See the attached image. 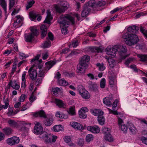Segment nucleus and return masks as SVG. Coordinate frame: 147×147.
I'll return each instance as SVG.
<instances>
[{
    "label": "nucleus",
    "mask_w": 147,
    "mask_h": 147,
    "mask_svg": "<svg viewBox=\"0 0 147 147\" xmlns=\"http://www.w3.org/2000/svg\"><path fill=\"white\" fill-rule=\"evenodd\" d=\"M139 28H136L135 25L132 26L127 28V31L130 34L126 33L123 34V38L125 43L129 45H131L136 44L139 41L138 36L135 34L138 32Z\"/></svg>",
    "instance_id": "obj_1"
},
{
    "label": "nucleus",
    "mask_w": 147,
    "mask_h": 147,
    "mask_svg": "<svg viewBox=\"0 0 147 147\" xmlns=\"http://www.w3.org/2000/svg\"><path fill=\"white\" fill-rule=\"evenodd\" d=\"M58 21L60 24L62 32L64 34H66L67 32V28L69 26L70 23H71L72 24L74 23V18L69 14L61 15Z\"/></svg>",
    "instance_id": "obj_2"
},
{
    "label": "nucleus",
    "mask_w": 147,
    "mask_h": 147,
    "mask_svg": "<svg viewBox=\"0 0 147 147\" xmlns=\"http://www.w3.org/2000/svg\"><path fill=\"white\" fill-rule=\"evenodd\" d=\"M35 117H39L44 118L43 122L47 126H50L53 123V120L52 116L46 114L43 110H41L36 113L34 114Z\"/></svg>",
    "instance_id": "obj_3"
},
{
    "label": "nucleus",
    "mask_w": 147,
    "mask_h": 147,
    "mask_svg": "<svg viewBox=\"0 0 147 147\" xmlns=\"http://www.w3.org/2000/svg\"><path fill=\"white\" fill-rule=\"evenodd\" d=\"M31 32L28 34H25V41L27 42H31L35 36H37L38 34L37 29L32 28L31 29Z\"/></svg>",
    "instance_id": "obj_4"
},
{
    "label": "nucleus",
    "mask_w": 147,
    "mask_h": 147,
    "mask_svg": "<svg viewBox=\"0 0 147 147\" xmlns=\"http://www.w3.org/2000/svg\"><path fill=\"white\" fill-rule=\"evenodd\" d=\"M55 64V62L54 61H50L46 62L45 63L46 68L44 69H40L39 70V73L38 74V77L43 78L45 75V71L49 70Z\"/></svg>",
    "instance_id": "obj_5"
},
{
    "label": "nucleus",
    "mask_w": 147,
    "mask_h": 147,
    "mask_svg": "<svg viewBox=\"0 0 147 147\" xmlns=\"http://www.w3.org/2000/svg\"><path fill=\"white\" fill-rule=\"evenodd\" d=\"M69 6V5L67 2L63 1L61 2L60 6L56 5L55 8L57 12L61 13L64 12Z\"/></svg>",
    "instance_id": "obj_6"
},
{
    "label": "nucleus",
    "mask_w": 147,
    "mask_h": 147,
    "mask_svg": "<svg viewBox=\"0 0 147 147\" xmlns=\"http://www.w3.org/2000/svg\"><path fill=\"white\" fill-rule=\"evenodd\" d=\"M116 47L117 48V51H119V53L121 59H124L128 56L126 54L127 49L125 46L117 45Z\"/></svg>",
    "instance_id": "obj_7"
},
{
    "label": "nucleus",
    "mask_w": 147,
    "mask_h": 147,
    "mask_svg": "<svg viewBox=\"0 0 147 147\" xmlns=\"http://www.w3.org/2000/svg\"><path fill=\"white\" fill-rule=\"evenodd\" d=\"M78 90L79 94L83 98L87 99L90 98V94L83 86H78Z\"/></svg>",
    "instance_id": "obj_8"
},
{
    "label": "nucleus",
    "mask_w": 147,
    "mask_h": 147,
    "mask_svg": "<svg viewBox=\"0 0 147 147\" xmlns=\"http://www.w3.org/2000/svg\"><path fill=\"white\" fill-rule=\"evenodd\" d=\"M116 46L114 47L111 46H109L106 49V50L107 52V53L108 55H110L112 57H115V53L117 51V48L116 47Z\"/></svg>",
    "instance_id": "obj_9"
},
{
    "label": "nucleus",
    "mask_w": 147,
    "mask_h": 147,
    "mask_svg": "<svg viewBox=\"0 0 147 147\" xmlns=\"http://www.w3.org/2000/svg\"><path fill=\"white\" fill-rule=\"evenodd\" d=\"M88 67V66H86L79 63L77 66V72L79 75L85 73L86 69Z\"/></svg>",
    "instance_id": "obj_10"
},
{
    "label": "nucleus",
    "mask_w": 147,
    "mask_h": 147,
    "mask_svg": "<svg viewBox=\"0 0 147 147\" xmlns=\"http://www.w3.org/2000/svg\"><path fill=\"white\" fill-rule=\"evenodd\" d=\"M20 142L19 137L13 136L11 138H8L6 140L7 143L9 145H13L18 144Z\"/></svg>",
    "instance_id": "obj_11"
},
{
    "label": "nucleus",
    "mask_w": 147,
    "mask_h": 147,
    "mask_svg": "<svg viewBox=\"0 0 147 147\" xmlns=\"http://www.w3.org/2000/svg\"><path fill=\"white\" fill-rule=\"evenodd\" d=\"M28 73L32 80H35L36 79L37 76V70L34 69V67H32L29 69Z\"/></svg>",
    "instance_id": "obj_12"
},
{
    "label": "nucleus",
    "mask_w": 147,
    "mask_h": 147,
    "mask_svg": "<svg viewBox=\"0 0 147 147\" xmlns=\"http://www.w3.org/2000/svg\"><path fill=\"white\" fill-rule=\"evenodd\" d=\"M88 88L89 90L91 91L95 92L98 90L97 84L91 81H89L88 82Z\"/></svg>",
    "instance_id": "obj_13"
},
{
    "label": "nucleus",
    "mask_w": 147,
    "mask_h": 147,
    "mask_svg": "<svg viewBox=\"0 0 147 147\" xmlns=\"http://www.w3.org/2000/svg\"><path fill=\"white\" fill-rule=\"evenodd\" d=\"M36 123L34 127V131L37 134H40L43 131V128L40 123L37 122Z\"/></svg>",
    "instance_id": "obj_14"
},
{
    "label": "nucleus",
    "mask_w": 147,
    "mask_h": 147,
    "mask_svg": "<svg viewBox=\"0 0 147 147\" xmlns=\"http://www.w3.org/2000/svg\"><path fill=\"white\" fill-rule=\"evenodd\" d=\"M90 60V57L87 55H85L80 58L79 63L86 66H88L87 63L89 62Z\"/></svg>",
    "instance_id": "obj_15"
},
{
    "label": "nucleus",
    "mask_w": 147,
    "mask_h": 147,
    "mask_svg": "<svg viewBox=\"0 0 147 147\" xmlns=\"http://www.w3.org/2000/svg\"><path fill=\"white\" fill-rule=\"evenodd\" d=\"M87 129L88 131L94 134L98 133L100 131V128L97 125L88 126L87 127Z\"/></svg>",
    "instance_id": "obj_16"
},
{
    "label": "nucleus",
    "mask_w": 147,
    "mask_h": 147,
    "mask_svg": "<svg viewBox=\"0 0 147 147\" xmlns=\"http://www.w3.org/2000/svg\"><path fill=\"white\" fill-rule=\"evenodd\" d=\"M53 102L56 105L60 108H64L66 107L65 104L63 101L58 99L55 98L53 100Z\"/></svg>",
    "instance_id": "obj_17"
},
{
    "label": "nucleus",
    "mask_w": 147,
    "mask_h": 147,
    "mask_svg": "<svg viewBox=\"0 0 147 147\" xmlns=\"http://www.w3.org/2000/svg\"><path fill=\"white\" fill-rule=\"evenodd\" d=\"M47 15L45 20L44 21V22L50 25L51 24V21L52 20L53 18L51 15L50 10H47Z\"/></svg>",
    "instance_id": "obj_18"
},
{
    "label": "nucleus",
    "mask_w": 147,
    "mask_h": 147,
    "mask_svg": "<svg viewBox=\"0 0 147 147\" xmlns=\"http://www.w3.org/2000/svg\"><path fill=\"white\" fill-rule=\"evenodd\" d=\"M90 111L93 115L98 117L104 114V112L100 109H92L90 110Z\"/></svg>",
    "instance_id": "obj_19"
},
{
    "label": "nucleus",
    "mask_w": 147,
    "mask_h": 147,
    "mask_svg": "<svg viewBox=\"0 0 147 147\" xmlns=\"http://www.w3.org/2000/svg\"><path fill=\"white\" fill-rule=\"evenodd\" d=\"M8 85L9 86V88L11 86L13 89L16 90H18L20 87V86L16 83V81L15 80L13 81L11 80Z\"/></svg>",
    "instance_id": "obj_20"
},
{
    "label": "nucleus",
    "mask_w": 147,
    "mask_h": 147,
    "mask_svg": "<svg viewBox=\"0 0 147 147\" xmlns=\"http://www.w3.org/2000/svg\"><path fill=\"white\" fill-rule=\"evenodd\" d=\"M91 10V8L85 5L84 7V9L82 11L81 16L82 17H85L88 15Z\"/></svg>",
    "instance_id": "obj_21"
},
{
    "label": "nucleus",
    "mask_w": 147,
    "mask_h": 147,
    "mask_svg": "<svg viewBox=\"0 0 147 147\" xmlns=\"http://www.w3.org/2000/svg\"><path fill=\"white\" fill-rule=\"evenodd\" d=\"M127 126L129 128L131 133L133 134H136L137 131V129L135 126L132 123H128Z\"/></svg>",
    "instance_id": "obj_22"
},
{
    "label": "nucleus",
    "mask_w": 147,
    "mask_h": 147,
    "mask_svg": "<svg viewBox=\"0 0 147 147\" xmlns=\"http://www.w3.org/2000/svg\"><path fill=\"white\" fill-rule=\"evenodd\" d=\"M71 126L74 128L80 131H82L84 129L82 125H81L79 123L76 122H73L72 123Z\"/></svg>",
    "instance_id": "obj_23"
},
{
    "label": "nucleus",
    "mask_w": 147,
    "mask_h": 147,
    "mask_svg": "<svg viewBox=\"0 0 147 147\" xmlns=\"http://www.w3.org/2000/svg\"><path fill=\"white\" fill-rule=\"evenodd\" d=\"M86 6L94 8L97 6V2L95 0H90L86 4Z\"/></svg>",
    "instance_id": "obj_24"
},
{
    "label": "nucleus",
    "mask_w": 147,
    "mask_h": 147,
    "mask_svg": "<svg viewBox=\"0 0 147 147\" xmlns=\"http://www.w3.org/2000/svg\"><path fill=\"white\" fill-rule=\"evenodd\" d=\"M41 30V36L42 38L44 37L47 33V28L44 25L41 26L40 27Z\"/></svg>",
    "instance_id": "obj_25"
},
{
    "label": "nucleus",
    "mask_w": 147,
    "mask_h": 147,
    "mask_svg": "<svg viewBox=\"0 0 147 147\" xmlns=\"http://www.w3.org/2000/svg\"><path fill=\"white\" fill-rule=\"evenodd\" d=\"M21 124L23 125L21 127V130L24 131H27L28 128L30 127L31 123H26L24 122H22Z\"/></svg>",
    "instance_id": "obj_26"
},
{
    "label": "nucleus",
    "mask_w": 147,
    "mask_h": 147,
    "mask_svg": "<svg viewBox=\"0 0 147 147\" xmlns=\"http://www.w3.org/2000/svg\"><path fill=\"white\" fill-rule=\"evenodd\" d=\"M137 56L140 59L141 61L147 62V55L137 54Z\"/></svg>",
    "instance_id": "obj_27"
},
{
    "label": "nucleus",
    "mask_w": 147,
    "mask_h": 147,
    "mask_svg": "<svg viewBox=\"0 0 147 147\" xmlns=\"http://www.w3.org/2000/svg\"><path fill=\"white\" fill-rule=\"evenodd\" d=\"M61 88H60L57 87L53 88L52 92L53 94L55 95H57L58 94L61 93Z\"/></svg>",
    "instance_id": "obj_28"
},
{
    "label": "nucleus",
    "mask_w": 147,
    "mask_h": 147,
    "mask_svg": "<svg viewBox=\"0 0 147 147\" xmlns=\"http://www.w3.org/2000/svg\"><path fill=\"white\" fill-rule=\"evenodd\" d=\"M49 134L46 131H42L39 134V137L41 139L44 140L45 138H47Z\"/></svg>",
    "instance_id": "obj_29"
},
{
    "label": "nucleus",
    "mask_w": 147,
    "mask_h": 147,
    "mask_svg": "<svg viewBox=\"0 0 147 147\" xmlns=\"http://www.w3.org/2000/svg\"><path fill=\"white\" fill-rule=\"evenodd\" d=\"M53 137L52 135L49 134L43 140L46 144L51 143V140Z\"/></svg>",
    "instance_id": "obj_30"
},
{
    "label": "nucleus",
    "mask_w": 147,
    "mask_h": 147,
    "mask_svg": "<svg viewBox=\"0 0 147 147\" xmlns=\"http://www.w3.org/2000/svg\"><path fill=\"white\" fill-rule=\"evenodd\" d=\"M97 119L99 123L101 125H103L105 121V118L102 115L97 117Z\"/></svg>",
    "instance_id": "obj_31"
},
{
    "label": "nucleus",
    "mask_w": 147,
    "mask_h": 147,
    "mask_svg": "<svg viewBox=\"0 0 147 147\" xmlns=\"http://www.w3.org/2000/svg\"><path fill=\"white\" fill-rule=\"evenodd\" d=\"M103 102L108 106H110L112 105V102L109 97H105L103 99Z\"/></svg>",
    "instance_id": "obj_32"
},
{
    "label": "nucleus",
    "mask_w": 147,
    "mask_h": 147,
    "mask_svg": "<svg viewBox=\"0 0 147 147\" xmlns=\"http://www.w3.org/2000/svg\"><path fill=\"white\" fill-rule=\"evenodd\" d=\"M55 116L61 119L64 118L65 119L68 118V116L67 115H64L63 113H60L58 111L56 112L55 114Z\"/></svg>",
    "instance_id": "obj_33"
},
{
    "label": "nucleus",
    "mask_w": 147,
    "mask_h": 147,
    "mask_svg": "<svg viewBox=\"0 0 147 147\" xmlns=\"http://www.w3.org/2000/svg\"><path fill=\"white\" fill-rule=\"evenodd\" d=\"M105 139L106 141L110 142H112L113 140V138L110 134H106L105 136Z\"/></svg>",
    "instance_id": "obj_34"
},
{
    "label": "nucleus",
    "mask_w": 147,
    "mask_h": 147,
    "mask_svg": "<svg viewBox=\"0 0 147 147\" xmlns=\"http://www.w3.org/2000/svg\"><path fill=\"white\" fill-rule=\"evenodd\" d=\"M0 4L5 13H7V4L5 0H0Z\"/></svg>",
    "instance_id": "obj_35"
},
{
    "label": "nucleus",
    "mask_w": 147,
    "mask_h": 147,
    "mask_svg": "<svg viewBox=\"0 0 147 147\" xmlns=\"http://www.w3.org/2000/svg\"><path fill=\"white\" fill-rule=\"evenodd\" d=\"M29 16L30 18L31 19V20H33L36 19V17L38 16V14L35 11H31L29 13Z\"/></svg>",
    "instance_id": "obj_36"
},
{
    "label": "nucleus",
    "mask_w": 147,
    "mask_h": 147,
    "mask_svg": "<svg viewBox=\"0 0 147 147\" xmlns=\"http://www.w3.org/2000/svg\"><path fill=\"white\" fill-rule=\"evenodd\" d=\"M58 83L61 86H66L68 84V82L65 81L64 78L59 79Z\"/></svg>",
    "instance_id": "obj_37"
},
{
    "label": "nucleus",
    "mask_w": 147,
    "mask_h": 147,
    "mask_svg": "<svg viewBox=\"0 0 147 147\" xmlns=\"http://www.w3.org/2000/svg\"><path fill=\"white\" fill-rule=\"evenodd\" d=\"M7 122L9 125L12 127H15L17 125V123L14 120L11 119L9 120Z\"/></svg>",
    "instance_id": "obj_38"
},
{
    "label": "nucleus",
    "mask_w": 147,
    "mask_h": 147,
    "mask_svg": "<svg viewBox=\"0 0 147 147\" xmlns=\"http://www.w3.org/2000/svg\"><path fill=\"white\" fill-rule=\"evenodd\" d=\"M3 132L6 135H9L12 132V129L9 127H6L3 129Z\"/></svg>",
    "instance_id": "obj_39"
},
{
    "label": "nucleus",
    "mask_w": 147,
    "mask_h": 147,
    "mask_svg": "<svg viewBox=\"0 0 147 147\" xmlns=\"http://www.w3.org/2000/svg\"><path fill=\"white\" fill-rule=\"evenodd\" d=\"M40 56V55H37L34 58L32 59L31 62H33L35 61L36 63H41L42 61L41 59H40L39 60H38Z\"/></svg>",
    "instance_id": "obj_40"
},
{
    "label": "nucleus",
    "mask_w": 147,
    "mask_h": 147,
    "mask_svg": "<svg viewBox=\"0 0 147 147\" xmlns=\"http://www.w3.org/2000/svg\"><path fill=\"white\" fill-rule=\"evenodd\" d=\"M63 129L62 126L61 125H56L53 127L54 131L55 132L59 131H61Z\"/></svg>",
    "instance_id": "obj_41"
},
{
    "label": "nucleus",
    "mask_w": 147,
    "mask_h": 147,
    "mask_svg": "<svg viewBox=\"0 0 147 147\" xmlns=\"http://www.w3.org/2000/svg\"><path fill=\"white\" fill-rule=\"evenodd\" d=\"M109 84L110 85H113L115 83V77L111 76H109Z\"/></svg>",
    "instance_id": "obj_42"
},
{
    "label": "nucleus",
    "mask_w": 147,
    "mask_h": 147,
    "mask_svg": "<svg viewBox=\"0 0 147 147\" xmlns=\"http://www.w3.org/2000/svg\"><path fill=\"white\" fill-rule=\"evenodd\" d=\"M63 74L65 76L68 77H74L75 76V73L74 72H69L66 71H64Z\"/></svg>",
    "instance_id": "obj_43"
},
{
    "label": "nucleus",
    "mask_w": 147,
    "mask_h": 147,
    "mask_svg": "<svg viewBox=\"0 0 147 147\" xmlns=\"http://www.w3.org/2000/svg\"><path fill=\"white\" fill-rule=\"evenodd\" d=\"M51 46V42L48 38H47L46 40L43 44V47L46 48L49 47Z\"/></svg>",
    "instance_id": "obj_44"
},
{
    "label": "nucleus",
    "mask_w": 147,
    "mask_h": 147,
    "mask_svg": "<svg viewBox=\"0 0 147 147\" xmlns=\"http://www.w3.org/2000/svg\"><path fill=\"white\" fill-rule=\"evenodd\" d=\"M108 62L110 67L113 68L115 65V61L113 59L110 58L108 59Z\"/></svg>",
    "instance_id": "obj_45"
},
{
    "label": "nucleus",
    "mask_w": 147,
    "mask_h": 147,
    "mask_svg": "<svg viewBox=\"0 0 147 147\" xmlns=\"http://www.w3.org/2000/svg\"><path fill=\"white\" fill-rule=\"evenodd\" d=\"M94 138L93 136L91 134H88L86 136V140L87 142H89L92 140Z\"/></svg>",
    "instance_id": "obj_46"
},
{
    "label": "nucleus",
    "mask_w": 147,
    "mask_h": 147,
    "mask_svg": "<svg viewBox=\"0 0 147 147\" xmlns=\"http://www.w3.org/2000/svg\"><path fill=\"white\" fill-rule=\"evenodd\" d=\"M35 2V1L33 0L28 1L27 2V4L26 6V9L28 10L31 7L32 5Z\"/></svg>",
    "instance_id": "obj_47"
},
{
    "label": "nucleus",
    "mask_w": 147,
    "mask_h": 147,
    "mask_svg": "<svg viewBox=\"0 0 147 147\" xmlns=\"http://www.w3.org/2000/svg\"><path fill=\"white\" fill-rule=\"evenodd\" d=\"M79 42L78 40H73L72 41L71 44H70L69 46V47L73 46L74 48L76 47L79 44Z\"/></svg>",
    "instance_id": "obj_48"
},
{
    "label": "nucleus",
    "mask_w": 147,
    "mask_h": 147,
    "mask_svg": "<svg viewBox=\"0 0 147 147\" xmlns=\"http://www.w3.org/2000/svg\"><path fill=\"white\" fill-rule=\"evenodd\" d=\"M32 105V103H30L29 102H27L26 105H24L22 107V108L20 110L21 111H24L26 110L28 108Z\"/></svg>",
    "instance_id": "obj_49"
},
{
    "label": "nucleus",
    "mask_w": 147,
    "mask_h": 147,
    "mask_svg": "<svg viewBox=\"0 0 147 147\" xmlns=\"http://www.w3.org/2000/svg\"><path fill=\"white\" fill-rule=\"evenodd\" d=\"M140 30L141 32L143 34L146 38H147V30H146L145 28L141 26Z\"/></svg>",
    "instance_id": "obj_50"
},
{
    "label": "nucleus",
    "mask_w": 147,
    "mask_h": 147,
    "mask_svg": "<svg viewBox=\"0 0 147 147\" xmlns=\"http://www.w3.org/2000/svg\"><path fill=\"white\" fill-rule=\"evenodd\" d=\"M96 65L98 67V69L100 71H103L105 69V67L102 63L100 64L99 63H98L96 64Z\"/></svg>",
    "instance_id": "obj_51"
},
{
    "label": "nucleus",
    "mask_w": 147,
    "mask_h": 147,
    "mask_svg": "<svg viewBox=\"0 0 147 147\" xmlns=\"http://www.w3.org/2000/svg\"><path fill=\"white\" fill-rule=\"evenodd\" d=\"M17 20L14 23V25H16L17 24H20L22 20V19L21 18L19 15L16 16Z\"/></svg>",
    "instance_id": "obj_52"
},
{
    "label": "nucleus",
    "mask_w": 147,
    "mask_h": 147,
    "mask_svg": "<svg viewBox=\"0 0 147 147\" xmlns=\"http://www.w3.org/2000/svg\"><path fill=\"white\" fill-rule=\"evenodd\" d=\"M79 114L80 118L85 119L86 118L87 115L85 113L79 111Z\"/></svg>",
    "instance_id": "obj_53"
},
{
    "label": "nucleus",
    "mask_w": 147,
    "mask_h": 147,
    "mask_svg": "<svg viewBox=\"0 0 147 147\" xmlns=\"http://www.w3.org/2000/svg\"><path fill=\"white\" fill-rule=\"evenodd\" d=\"M35 99V95H34V92H32L30 95L29 99V100L30 102V103H31L33 102Z\"/></svg>",
    "instance_id": "obj_54"
},
{
    "label": "nucleus",
    "mask_w": 147,
    "mask_h": 147,
    "mask_svg": "<svg viewBox=\"0 0 147 147\" xmlns=\"http://www.w3.org/2000/svg\"><path fill=\"white\" fill-rule=\"evenodd\" d=\"M15 4V0H9V10H10L12 8Z\"/></svg>",
    "instance_id": "obj_55"
},
{
    "label": "nucleus",
    "mask_w": 147,
    "mask_h": 147,
    "mask_svg": "<svg viewBox=\"0 0 147 147\" xmlns=\"http://www.w3.org/2000/svg\"><path fill=\"white\" fill-rule=\"evenodd\" d=\"M105 85V80L104 78H102L100 81V87L102 88H104Z\"/></svg>",
    "instance_id": "obj_56"
},
{
    "label": "nucleus",
    "mask_w": 147,
    "mask_h": 147,
    "mask_svg": "<svg viewBox=\"0 0 147 147\" xmlns=\"http://www.w3.org/2000/svg\"><path fill=\"white\" fill-rule=\"evenodd\" d=\"M121 129L124 133H126L127 130V127L125 124L122 125H121Z\"/></svg>",
    "instance_id": "obj_57"
},
{
    "label": "nucleus",
    "mask_w": 147,
    "mask_h": 147,
    "mask_svg": "<svg viewBox=\"0 0 147 147\" xmlns=\"http://www.w3.org/2000/svg\"><path fill=\"white\" fill-rule=\"evenodd\" d=\"M43 78H42L41 77L38 78L35 82L36 85L38 86L41 84Z\"/></svg>",
    "instance_id": "obj_58"
},
{
    "label": "nucleus",
    "mask_w": 147,
    "mask_h": 147,
    "mask_svg": "<svg viewBox=\"0 0 147 147\" xmlns=\"http://www.w3.org/2000/svg\"><path fill=\"white\" fill-rule=\"evenodd\" d=\"M86 75L88 77V78L91 80H92L94 79V76L92 73H88Z\"/></svg>",
    "instance_id": "obj_59"
},
{
    "label": "nucleus",
    "mask_w": 147,
    "mask_h": 147,
    "mask_svg": "<svg viewBox=\"0 0 147 147\" xmlns=\"http://www.w3.org/2000/svg\"><path fill=\"white\" fill-rule=\"evenodd\" d=\"M69 114L71 115H75V109L74 108L71 107L69 108Z\"/></svg>",
    "instance_id": "obj_60"
},
{
    "label": "nucleus",
    "mask_w": 147,
    "mask_h": 147,
    "mask_svg": "<svg viewBox=\"0 0 147 147\" xmlns=\"http://www.w3.org/2000/svg\"><path fill=\"white\" fill-rule=\"evenodd\" d=\"M26 96L25 94H22L19 99V101L21 102H24L25 98Z\"/></svg>",
    "instance_id": "obj_61"
},
{
    "label": "nucleus",
    "mask_w": 147,
    "mask_h": 147,
    "mask_svg": "<svg viewBox=\"0 0 147 147\" xmlns=\"http://www.w3.org/2000/svg\"><path fill=\"white\" fill-rule=\"evenodd\" d=\"M3 102L5 104L9 105L8 98L6 96L3 97Z\"/></svg>",
    "instance_id": "obj_62"
},
{
    "label": "nucleus",
    "mask_w": 147,
    "mask_h": 147,
    "mask_svg": "<svg viewBox=\"0 0 147 147\" xmlns=\"http://www.w3.org/2000/svg\"><path fill=\"white\" fill-rule=\"evenodd\" d=\"M110 131V129L108 128L105 127L102 129V131L105 134H110L109 133Z\"/></svg>",
    "instance_id": "obj_63"
},
{
    "label": "nucleus",
    "mask_w": 147,
    "mask_h": 147,
    "mask_svg": "<svg viewBox=\"0 0 147 147\" xmlns=\"http://www.w3.org/2000/svg\"><path fill=\"white\" fill-rule=\"evenodd\" d=\"M141 140L143 143L147 145V137L142 136L141 137Z\"/></svg>",
    "instance_id": "obj_64"
}]
</instances>
